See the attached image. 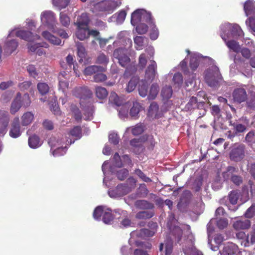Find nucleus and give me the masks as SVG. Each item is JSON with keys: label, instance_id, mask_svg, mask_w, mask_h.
<instances>
[{"label": "nucleus", "instance_id": "49530a36", "mask_svg": "<svg viewBox=\"0 0 255 255\" xmlns=\"http://www.w3.org/2000/svg\"><path fill=\"white\" fill-rule=\"evenodd\" d=\"M150 28V37L152 40H156L159 36V30L155 24L154 20H153Z\"/></svg>", "mask_w": 255, "mask_h": 255}, {"label": "nucleus", "instance_id": "58836bf2", "mask_svg": "<svg viewBox=\"0 0 255 255\" xmlns=\"http://www.w3.org/2000/svg\"><path fill=\"white\" fill-rule=\"evenodd\" d=\"M227 46L234 52H238L241 50V47L238 42L235 41V40H230L226 41Z\"/></svg>", "mask_w": 255, "mask_h": 255}, {"label": "nucleus", "instance_id": "13d9d810", "mask_svg": "<svg viewBox=\"0 0 255 255\" xmlns=\"http://www.w3.org/2000/svg\"><path fill=\"white\" fill-rule=\"evenodd\" d=\"M138 79L136 78H132L131 80L128 82L127 91L128 92H131L135 89L136 86L138 83Z\"/></svg>", "mask_w": 255, "mask_h": 255}, {"label": "nucleus", "instance_id": "f3484780", "mask_svg": "<svg viewBox=\"0 0 255 255\" xmlns=\"http://www.w3.org/2000/svg\"><path fill=\"white\" fill-rule=\"evenodd\" d=\"M143 9H137L134 10L131 16V23L133 26L137 24L139 21H142Z\"/></svg>", "mask_w": 255, "mask_h": 255}, {"label": "nucleus", "instance_id": "cd10ccee", "mask_svg": "<svg viewBox=\"0 0 255 255\" xmlns=\"http://www.w3.org/2000/svg\"><path fill=\"white\" fill-rule=\"evenodd\" d=\"M76 35L79 40H85L88 37V28L77 27Z\"/></svg>", "mask_w": 255, "mask_h": 255}, {"label": "nucleus", "instance_id": "20e7f679", "mask_svg": "<svg viewBox=\"0 0 255 255\" xmlns=\"http://www.w3.org/2000/svg\"><path fill=\"white\" fill-rule=\"evenodd\" d=\"M113 56L118 60L119 64L124 68H126L130 61V58L128 55L126 48L116 49L113 52Z\"/></svg>", "mask_w": 255, "mask_h": 255}, {"label": "nucleus", "instance_id": "7c9ffc66", "mask_svg": "<svg viewBox=\"0 0 255 255\" xmlns=\"http://www.w3.org/2000/svg\"><path fill=\"white\" fill-rule=\"evenodd\" d=\"M159 106L155 102L151 103L148 108V115L151 117H157Z\"/></svg>", "mask_w": 255, "mask_h": 255}, {"label": "nucleus", "instance_id": "4be33fe9", "mask_svg": "<svg viewBox=\"0 0 255 255\" xmlns=\"http://www.w3.org/2000/svg\"><path fill=\"white\" fill-rule=\"evenodd\" d=\"M233 226L236 230L248 229L251 226V221L247 219L244 220H238L234 223Z\"/></svg>", "mask_w": 255, "mask_h": 255}, {"label": "nucleus", "instance_id": "338daca9", "mask_svg": "<svg viewBox=\"0 0 255 255\" xmlns=\"http://www.w3.org/2000/svg\"><path fill=\"white\" fill-rule=\"evenodd\" d=\"M147 59L146 54H141L138 58V65L141 68L145 67V65L147 63Z\"/></svg>", "mask_w": 255, "mask_h": 255}, {"label": "nucleus", "instance_id": "5fc2aeb1", "mask_svg": "<svg viewBox=\"0 0 255 255\" xmlns=\"http://www.w3.org/2000/svg\"><path fill=\"white\" fill-rule=\"evenodd\" d=\"M153 20L154 18L151 15V13L146 11V10H143L142 21H144L148 23L149 26H151V24L153 23Z\"/></svg>", "mask_w": 255, "mask_h": 255}, {"label": "nucleus", "instance_id": "6ab92c4d", "mask_svg": "<svg viewBox=\"0 0 255 255\" xmlns=\"http://www.w3.org/2000/svg\"><path fill=\"white\" fill-rule=\"evenodd\" d=\"M18 47V42L14 39L6 41L4 45V50L5 52L8 54H10L15 50Z\"/></svg>", "mask_w": 255, "mask_h": 255}, {"label": "nucleus", "instance_id": "8fccbe9b", "mask_svg": "<svg viewBox=\"0 0 255 255\" xmlns=\"http://www.w3.org/2000/svg\"><path fill=\"white\" fill-rule=\"evenodd\" d=\"M197 97H192L186 104L185 109L187 110L196 109Z\"/></svg>", "mask_w": 255, "mask_h": 255}, {"label": "nucleus", "instance_id": "774afa93", "mask_svg": "<svg viewBox=\"0 0 255 255\" xmlns=\"http://www.w3.org/2000/svg\"><path fill=\"white\" fill-rule=\"evenodd\" d=\"M102 71H99L97 72V73L94 75V80L95 82H100L105 81L107 77L106 74H103L101 73Z\"/></svg>", "mask_w": 255, "mask_h": 255}, {"label": "nucleus", "instance_id": "a211bd4d", "mask_svg": "<svg viewBox=\"0 0 255 255\" xmlns=\"http://www.w3.org/2000/svg\"><path fill=\"white\" fill-rule=\"evenodd\" d=\"M42 35L45 39H46V40H47L53 45H60L61 43V40L60 38H57V37L51 34L50 32H49V31H43Z\"/></svg>", "mask_w": 255, "mask_h": 255}, {"label": "nucleus", "instance_id": "ea45409f", "mask_svg": "<svg viewBox=\"0 0 255 255\" xmlns=\"http://www.w3.org/2000/svg\"><path fill=\"white\" fill-rule=\"evenodd\" d=\"M147 38L145 36H136L133 38V41L135 45L138 47L136 49H142L144 45L145 42H147Z\"/></svg>", "mask_w": 255, "mask_h": 255}, {"label": "nucleus", "instance_id": "79ce46f5", "mask_svg": "<svg viewBox=\"0 0 255 255\" xmlns=\"http://www.w3.org/2000/svg\"><path fill=\"white\" fill-rule=\"evenodd\" d=\"M159 92V86L157 84H152L148 95V99H154Z\"/></svg>", "mask_w": 255, "mask_h": 255}, {"label": "nucleus", "instance_id": "a18cd8bd", "mask_svg": "<svg viewBox=\"0 0 255 255\" xmlns=\"http://www.w3.org/2000/svg\"><path fill=\"white\" fill-rule=\"evenodd\" d=\"M230 125L233 127L234 130L235 131L236 135H238L239 132H244L246 130L247 128L245 125L240 123H233L232 122H230Z\"/></svg>", "mask_w": 255, "mask_h": 255}, {"label": "nucleus", "instance_id": "4468645a", "mask_svg": "<svg viewBox=\"0 0 255 255\" xmlns=\"http://www.w3.org/2000/svg\"><path fill=\"white\" fill-rule=\"evenodd\" d=\"M21 107V95L18 92L15 98L11 103V105L10 108V113L14 115L16 112L19 110Z\"/></svg>", "mask_w": 255, "mask_h": 255}, {"label": "nucleus", "instance_id": "473e14b6", "mask_svg": "<svg viewBox=\"0 0 255 255\" xmlns=\"http://www.w3.org/2000/svg\"><path fill=\"white\" fill-rule=\"evenodd\" d=\"M109 102L117 106H121L123 102L116 92H112L109 97Z\"/></svg>", "mask_w": 255, "mask_h": 255}, {"label": "nucleus", "instance_id": "052dcab7", "mask_svg": "<svg viewBox=\"0 0 255 255\" xmlns=\"http://www.w3.org/2000/svg\"><path fill=\"white\" fill-rule=\"evenodd\" d=\"M173 81L174 83L177 87H180L182 85L183 79V76L180 73H176L173 77Z\"/></svg>", "mask_w": 255, "mask_h": 255}, {"label": "nucleus", "instance_id": "39448f33", "mask_svg": "<svg viewBox=\"0 0 255 255\" xmlns=\"http://www.w3.org/2000/svg\"><path fill=\"white\" fill-rule=\"evenodd\" d=\"M41 20L48 28L53 29L56 22L55 14L51 10H45L41 14Z\"/></svg>", "mask_w": 255, "mask_h": 255}, {"label": "nucleus", "instance_id": "4c0bfd02", "mask_svg": "<svg viewBox=\"0 0 255 255\" xmlns=\"http://www.w3.org/2000/svg\"><path fill=\"white\" fill-rule=\"evenodd\" d=\"M118 196H123V195L128 193V189L127 186L123 184H118L114 191Z\"/></svg>", "mask_w": 255, "mask_h": 255}, {"label": "nucleus", "instance_id": "0eeeda50", "mask_svg": "<svg viewBox=\"0 0 255 255\" xmlns=\"http://www.w3.org/2000/svg\"><path fill=\"white\" fill-rule=\"evenodd\" d=\"M191 199V192L190 191H185L177 204V207L179 210L184 211L188 206Z\"/></svg>", "mask_w": 255, "mask_h": 255}, {"label": "nucleus", "instance_id": "680f3d73", "mask_svg": "<svg viewBox=\"0 0 255 255\" xmlns=\"http://www.w3.org/2000/svg\"><path fill=\"white\" fill-rule=\"evenodd\" d=\"M104 208L103 206H98L94 210L93 216L97 220H100L102 214H103Z\"/></svg>", "mask_w": 255, "mask_h": 255}, {"label": "nucleus", "instance_id": "423d86ee", "mask_svg": "<svg viewBox=\"0 0 255 255\" xmlns=\"http://www.w3.org/2000/svg\"><path fill=\"white\" fill-rule=\"evenodd\" d=\"M9 134L10 137L16 138L21 135L20 124L18 117H15L11 123Z\"/></svg>", "mask_w": 255, "mask_h": 255}, {"label": "nucleus", "instance_id": "2f4dec72", "mask_svg": "<svg viewBox=\"0 0 255 255\" xmlns=\"http://www.w3.org/2000/svg\"><path fill=\"white\" fill-rule=\"evenodd\" d=\"M97 97L99 99H104L107 97L108 92L106 88L103 87H97L95 89Z\"/></svg>", "mask_w": 255, "mask_h": 255}, {"label": "nucleus", "instance_id": "c03bdc74", "mask_svg": "<svg viewBox=\"0 0 255 255\" xmlns=\"http://www.w3.org/2000/svg\"><path fill=\"white\" fill-rule=\"evenodd\" d=\"M70 110L74 115V118L76 121H80L82 118V115L77 106L71 104Z\"/></svg>", "mask_w": 255, "mask_h": 255}, {"label": "nucleus", "instance_id": "c9c22d12", "mask_svg": "<svg viewBox=\"0 0 255 255\" xmlns=\"http://www.w3.org/2000/svg\"><path fill=\"white\" fill-rule=\"evenodd\" d=\"M231 32L233 37H242L244 35L243 31L241 27L237 24L232 26Z\"/></svg>", "mask_w": 255, "mask_h": 255}, {"label": "nucleus", "instance_id": "bf43d9fd", "mask_svg": "<svg viewBox=\"0 0 255 255\" xmlns=\"http://www.w3.org/2000/svg\"><path fill=\"white\" fill-rule=\"evenodd\" d=\"M70 0H53L54 5L58 7L60 9L65 8L68 5Z\"/></svg>", "mask_w": 255, "mask_h": 255}, {"label": "nucleus", "instance_id": "412c9836", "mask_svg": "<svg viewBox=\"0 0 255 255\" xmlns=\"http://www.w3.org/2000/svg\"><path fill=\"white\" fill-rule=\"evenodd\" d=\"M190 245L189 247H183V251L185 255H203L202 252L196 249L192 245V242L190 241Z\"/></svg>", "mask_w": 255, "mask_h": 255}, {"label": "nucleus", "instance_id": "e2e57ef3", "mask_svg": "<svg viewBox=\"0 0 255 255\" xmlns=\"http://www.w3.org/2000/svg\"><path fill=\"white\" fill-rule=\"evenodd\" d=\"M139 236L141 238L152 237L154 236V231H151L149 229H141L139 232Z\"/></svg>", "mask_w": 255, "mask_h": 255}, {"label": "nucleus", "instance_id": "f704fd0d", "mask_svg": "<svg viewBox=\"0 0 255 255\" xmlns=\"http://www.w3.org/2000/svg\"><path fill=\"white\" fill-rule=\"evenodd\" d=\"M114 218L111 209H109L108 208L103 212V221L105 223V224H111L112 221H113Z\"/></svg>", "mask_w": 255, "mask_h": 255}, {"label": "nucleus", "instance_id": "393cba45", "mask_svg": "<svg viewBox=\"0 0 255 255\" xmlns=\"http://www.w3.org/2000/svg\"><path fill=\"white\" fill-rule=\"evenodd\" d=\"M105 68L101 67V66L93 65L89 66L84 69V75H91L96 73L97 72L103 71Z\"/></svg>", "mask_w": 255, "mask_h": 255}, {"label": "nucleus", "instance_id": "3c124183", "mask_svg": "<svg viewBox=\"0 0 255 255\" xmlns=\"http://www.w3.org/2000/svg\"><path fill=\"white\" fill-rule=\"evenodd\" d=\"M228 198L230 203L233 205H235V204H237L239 198L238 191L235 190L231 191L229 194Z\"/></svg>", "mask_w": 255, "mask_h": 255}, {"label": "nucleus", "instance_id": "6e6d98bb", "mask_svg": "<svg viewBox=\"0 0 255 255\" xmlns=\"http://www.w3.org/2000/svg\"><path fill=\"white\" fill-rule=\"evenodd\" d=\"M37 88L42 95L47 94L49 91V86L45 83H39L37 84Z\"/></svg>", "mask_w": 255, "mask_h": 255}, {"label": "nucleus", "instance_id": "c85d7f7f", "mask_svg": "<svg viewBox=\"0 0 255 255\" xmlns=\"http://www.w3.org/2000/svg\"><path fill=\"white\" fill-rule=\"evenodd\" d=\"M154 215V211H149V210H144V211L138 212L135 215L136 219H147L153 217Z\"/></svg>", "mask_w": 255, "mask_h": 255}, {"label": "nucleus", "instance_id": "a878e982", "mask_svg": "<svg viewBox=\"0 0 255 255\" xmlns=\"http://www.w3.org/2000/svg\"><path fill=\"white\" fill-rule=\"evenodd\" d=\"M34 119V115L31 112H26L21 118V123L22 126H28L31 124Z\"/></svg>", "mask_w": 255, "mask_h": 255}, {"label": "nucleus", "instance_id": "37998d69", "mask_svg": "<svg viewBox=\"0 0 255 255\" xmlns=\"http://www.w3.org/2000/svg\"><path fill=\"white\" fill-rule=\"evenodd\" d=\"M70 135L75 137L76 139H80L82 136V130L80 126L74 127L69 131Z\"/></svg>", "mask_w": 255, "mask_h": 255}, {"label": "nucleus", "instance_id": "c756f323", "mask_svg": "<svg viewBox=\"0 0 255 255\" xmlns=\"http://www.w3.org/2000/svg\"><path fill=\"white\" fill-rule=\"evenodd\" d=\"M173 94V89L170 85H165L161 91V95L164 99H169Z\"/></svg>", "mask_w": 255, "mask_h": 255}, {"label": "nucleus", "instance_id": "1a4fd4ad", "mask_svg": "<svg viewBox=\"0 0 255 255\" xmlns=\"http://www.w3.org/2000/svg\"><path fill=\"white\" fill-rule=\"evenodd\" d=\"M150 63L148 64L145 71V77L147 80L153 81L155 78L156 75L157 74V64L154 60H150Z\"/></svg>", "mask_w": 255, "mask_h": 255}, {"label": "nucleus", "instance_id": "7ed1b4c3", "mask_svg": "<svg viewBox=\"0 0 255 255\" xmlns=\"http://www.w3.org/2000/svg\"><path fill=\"white\" fill-rule=\"evenodd\" d=\"M246 145L243 143H235L233 145L230 153L231 160L234 161H240L245 156Z\"/></svg>", "mask_w": 255, "mask_h": 255}, {"label": "nucleus", "instance_id": "b1692460", "mask_svg": "<svg viewBox=\"0 0 255 255\" xmlns=\"http://www.w3.org/2000/svg\"><path fill=\"white\" fill-rule=\"evenodd\" d=\"M142 108V106L138 102H133L132 107L130 109L129 114L133 119H137L139 117V113Z\"/></svg>", "mask_w": 255, "mask_h": 255}, {"label": "nucleus", "instance_id": "f8f14e48", "mask_svg": "<svg viewBox=\"0 0 255 255\" xmlns=\"http://www.w3.org/2000/svg\"><path fill=\"white\" fill-rule=\"evenodd\" d=\"M16 35L27 41H33L35 39L39 38L40 37L38 35L34 36L31 31H26V30H18L16 31Z\"/></svg>", "mask_w": 255, "mask_h": 255}, {"label": "nucleus", "instance_id": "2eb2a0df", "mask_svg": "<svg viewBox=\"0 0 255 255\" xmlns=\"http://www.w3.org/2000/svg\"><path fill=\"white\" fill-rule=\"evenodd\" d=\"M134 206L140 210H152L154 207L153 203L149 202L146 200H137L134 202Z\"/></svg>", "mask_w": 255, "mask_h": 255}, {"label": "nucleus", "instance_id": "72a5a7b5", "mask_svg": "<svg viewBox=\"0 0 255 255\" xmlns=\"http://www.w3.org/2000/svg\"><path fill=\"white\" fill-rule=\"evenodd\" d=\"M28 144L30 147L36 148L40 146V138L36 135H32L28 137Z\"/></svg>", "mask_w": 255, "mask_h": 255}, {"label": "nucleus", "instance_id": "aec40b11", "mask_svg": "<svg viewBox=\"0 0 255 255\" xmlns=\"http://www.w3.org/2000/svg\"><path fill=\"white\" fill-rule=\"evenodd\" d=\"M224 252H225L228 255H241V252L239 251L238 246L233 243L227 245L224 248Z\"/></svg>", "mask_w": 255, "mask_h": 255}, {"label": "nucleus", "instance_id": "864d4df0", "mask_svg": "<svg viewBox=\"0 0 255 255\" xmlns=\"http://www.w3.org/2000/svg\"><path fill=\"white\" fill-rule=\"evenodd\" d=\"M134 173L136 174V175H137L138 177L140 178V179H141L143 182H150L152 181L150 177H147L145 173H144L141 170L139 169V168H136L134 170Z\"/></svg>", "mask_w": 255, "mask_h": 255}, {"label": "nucleus", "instance_id": "9b49d317", "mask_svg": "<svg viewBox=\"0 0 255 255\" xmlns=\"http://www.w3.org/2000/svg\"><path fill=\"white\" fill-rule=\"evenodd\" d=\"M248 97L244 88H236L233 93V98L235 102L241 103L246 101Z\"/></svg>", "mask_w": 255, "mask_h": 255}, {"label": "nucleus", "instance_id": "f03ea898", "mask_svg": "<svg viewBox=\"0 0 255 255\" xmlns=\"http://www.w3.org/2000/svg\"><path fill=\"white\" fill-rule=\"evenodd\" d=\"M221 78L220 70L216 66L210 68L205 73V81L210 87H216L218 85Z\"/></svg>", "mask_w": 255, "mask_h": 255}, {"label": "nucleus", "instance_id": "09e8293b", "mask_svg": "<svg viewBox=\"0 0 255 255\" xmlns=\"http://www.w3.org/2000/svg\"><path fill=\"white\" fill-rule=\"evenodd\" d=\"M77 48L78 56L80 57L79 59V62H80V61H83V58H84L86 55V52L85 48L81 43H77Z\"/></svg>", "mask_w": 255, "mask_h": 255}, {"label": "nucleus", "instance_id": "69168bd1", "mask_svg": "<svg viewBox=\"0 0 255 255\" xmlns=\"http://www.w3.org/2000/svg\"><path fill=\"white\" fill-rule=\"evenodd\" d=\"M129 171L126 168H123V169L119 170L117 173V177L120 180H124L128 176Z\"/></svg>", "mask_w": 255, "mask_h": 255}, {"label": "nucleus", "instance_id": "0e129e2a", "mask_svg": "<svg viewBox=\"0 0 255 255\" xmlns=\"http://www.w3.org/2000/svg\"><path fill=\"white\" fill-rule=\"evenodd\" d=\"M138 93L142 97H145L148 94V85L143 83L138 86Z\"/></svg>", "mask_w": 255, "mask_h": 255}, {"label": "nucleus", "instance_id": "e433bc0d", "mask_svg": "<svg viewBox=\"0 0 255 255\" xmlns=\"http://www.w3.org/2000/svg\"><path fill=\"white\" fill-rule=\"evenodd\" d=\"M250 243L251 245H254V244H255V224L253 226L250 234L246 237V243L245 245H249Z\"/></svg>", "mask_w": 255, "mask_h": 255}, {"label": "nucleus", "instance_id": "603ef678", "mask_svg": "<svg viewBox=\"0 0 255 255\" xmlns=\"http://www.w3.org/2000/svg\"><path fill=\"white\" fill-rule=\"evenodd\" d=\"M196 109L199 110L198 113L200 117L204 116V115H206L207 111L205 103L204 102H198L197 98Z\"/></svg>", "mask_w": 255, "mask_h": 255}, {"label": "nucleus", "instance_id": "dca6fc26", "mask_svg": "<svg viewBox=\"0 0 255 255\" xmlns=\"http://www.w3.org/2000/svg\"><path fill=\"white\" fill-rule=\"evenodd\" d=\"M115 212L119 214H120V216L118 217L119 219H121L120 221L121 224L124 226L125 227H127V226H130L131 225V220L128 217V213L126 210H115Z\"/></svg>", "mask_w": 255, "mask_h": 255}, {"label": "nucleus", "instance_id": "a19ab883", "mask_svg": "<svg viewBox=\"0 0 255 255\" xmlns=\"http://www.w3.org/2000/svg\"><path fill=\"white\" fill-rule=\"evenodd\" d=\"M137 70V68L133 64H131L130 62L129 64L126 66L124 76L125 77H129L134 74Z\"/></svg>", "mask_w": 255, "mask_h": 255}, {"label": "nucleus", "instance_id": "4d7b16f0", "mask_svg": "<svg viewBox=\"0 0 255 255\" xmlns=\"http://www.w3.org/2000/svg\"><path fill=\"white\" fill-rule=\"evenodd\" d=\"M135 29L139 34H144L148 31V26L144 23H140L136 25Z\"/></svg>", "mask_w": 255, "mask_h": 255}, {"label": "nucleus", "instance_id": "f257e3e1", "mask_svg": "<svg viewBox=\"0 0 255 255\" xmlns=\"http://www.w3.org/2000/svg\"><path fill=\"white\" fill-rule=\"evenodd\" d=\"M183 231L178 226H175L171 230V236L172 239L167 238L164 243H161L159 245V251L162 252L165 248L164 253L166 255H171L173 252V240L176 243L180 244L183 238Z\"/></svg>", "mask_w": 255, "mask_h": 255}, {"label": "nucleus", "instance_id": "5701e85b", "mask_svg": "<svg viewBox=\"0 0 255 255\" xmlns=\"http://www.w3.org/2000/svg\"><path fill=\"white\" fill-rule=\"evenodd\" d=\"M244 10L247 16L255 13V2L253 0H247L244 3Z\"/></svg>", "mask_w": 255, "mask_h": 255}, {"label": "nucleus", "instance_id": "ddd939ff", "mask_svg": "<svg viewBox=\"0 0 255 255\" xmlns=\"http://www.w3.org/2000/svg\"><path fill=\"white\" fill-rule=\"evenodd\" d=\"M90 23V18L88 13H83L77 18L76 22L75 24L77 27L88 28V24Z\"/></svg>", "mask_w": 255, "mask_h": 255}, {"label": "nucleus", "instance_id": "bb28decb", "mask_svg": "<svg viewBox=\"0 0 255 255\" xmlns=\"http://www.w3.org/2000/svg\"><path fill=\"white\" fill-rule=\"evenodd\" d=\"M84 102L82 101H81L80 104L82 110L85 112V115H87V118H85V120H88L90 119V117L92 116V113L93 110V106L91 103L88 102L87 107L84 106Z\"/></svg>", "mask_w": 255, "mask_h": 255}, {"label": "nucleus", "instance_id": "6e6552de", "mask_svg": "<svg viewBox=\"0 0 255 255\" xmlns=\"http://www.w3.org/2000/svg\"><path fill=\"white\" fill-rule=\"evenodd\" d=\"M72 95L80 99H86L92 95L91 91L86 87H78L72 91Z\"/></svg>", "mask_w": 255, "mask_h": 255}, {"label": "nucleus", "instance_id": "9d476101", "mask_svg": "<svg viewBox=\"0 0 255 255\" xmlns=\"http://www.w3.org/2000/svg\"><path fill=\"white\" fill-rule=\"evenodd\" d=\"M9 120V115L8 112L0 111V133H5Z\"/></svg>", "mask_w": 255, "mask_h": 255}, {"label": "nucleus", "instance_id": "de8ad7c7", "mask_svg": "<svg viewBox=\"0 0 255 255\" xmlns=\"http://www.w3.org/2000/svg\"><path fill=\"white\" fill-rule=\"evenodd\" d=\"M60 22L62 26H68L70 22V19L67 14L61 12L60 13Z\"/></svg>", "mask_w": 255, "mask_h": 255}]
</instances>
